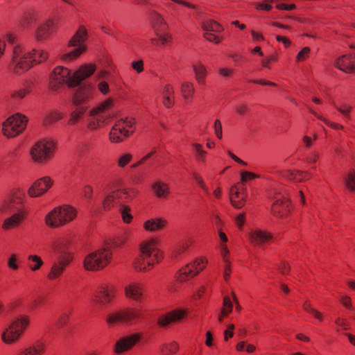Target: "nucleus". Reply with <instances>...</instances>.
<instances>
[{
	"instance_id": "f257e3e1",
	"label": "nucleus",
	"mask_w": 355,
	"mask_h": 355,
	"mask_svg": "<svg viewBox=\"0 0 355 355\" xmlns=\"http://www.w3.org/2000/svg\"><path fill=\"white\" fill-rule=\"evenodd\" d=\"M140 253L133 261V268L137 272L150 270L163 259V252L158 248L155 239L145 240L140 243Z\"/></svg>"
},
{
	"instance_id": "f03ea898",
	"label": "nucleus",
	"mask_w": 355,
	"mask_h": 355,
	"mask_svg": "<svg viewBox=\"0 0 355 355\" xmlns=\"http://www.w3.org/2000/svg\"><path fill=\"white\" fill-rule=\"evenodd\" d=\"M30 323L31 320L28 315H20L2 331L1 335L2 342L8 345L19 343L28 328Z\"/></svg>"
},
{
	"instance_id": "7ed1b4c3",
	"label": "nucleus",
	"mask_w": 355,
	"mask_h": 355,
	"mask_svg": "<svg viewBox=\"0 0 355 355\" xmlns=\"http://www.w3.org/2000/svg\"><path fill=\"white\" fill-rule=\"evenodd\" d=\"M34 60L31 52H25L21 46L16 45L13 47L8 69L15 74H23L34 66Z\"/></svg>"
},
{
	"instance_id": "20e7f679",
	"label": "nucleus",
	"mask_w": 355,
	"mask_h": 355,
	"mask_svg": "<svg viewBox=\"0 0 355 355\" xmlns=\"http://www.w3.org/2000/svg\"><path fill=\"white\" fill-rule=\"evenodd\" d=\"M77 211L70 205L57 207L45 216V223L50 227H59L72 221L76 217Z\"/></svg>"
},
{
	"instance_id": "39448f33",
	"label": "nucleus",
	"mask_w": 355,
	"mask_h": 355,
	"mask_svg": "<svg viewBox=\"0 0 355 355\" xmlns=\"http://www.w3.org/2000/svg\"><path fill=\"white\" fill-rule=\"evenodd\" d=\"M112 259V253L107 248L98 250L88 254L84 259L87 270L98 271L108 266Z\"/></svg>"
},
{
	"instance_id": "423d86ee",
	"label": "nucleus",
	"mask_w": 355,
	"mask_h": 355,
	"mask_svg": "<svg viewBox=\"0 0 355 355\" xmlns=\"http://www.w3.org/2000/svg\"><path fill=\"white\" fill-rule=\"evenodd\" d=\"M55 144L52 141L40 140L31 148L30 155L32 160L40 165L47 164L53 157Z\"/></svg>"
},
{
	"instance_id": "0eeeda50",
	"label": "nucleus",
	"mask_w": 355,
	"mask_h": 355,
	"mask_svg": "<svg viewBox=\"0 0 355 355\" xmlns=\"http://www.w3.org/2000/svg\"><path fill=\"white\" fill-rule=\"evenodd\" d=\"M142 318L141 309L127 308L107 315L106 322L109 326L113 327L119 323L137 324Z\"/></svg>"
},
{
	"instance_id": "6e6552de",
	"label": "nucleus",
	"mask_w": 355,
	"mask_h": 355,
	"mask_svg": "<svg viewBox=\"0 0 355 355\" xmlns=\"http://www.w3.org/2000/svg\"><path fill=\"white\" fill-rule=\"evenodd\" d=\"M135 130V120L133 118L121 119L117 121L110 132V139L113 143H119L129 137Z\"/></svg>"
},
{
	"instance_id": "1a4fd4ad",
	"label": "nucleus",
	"mask_w": 355,
	"mask_h": 355,
	"mask_svg": "<svg viewBox=\"0 0 355 355\" xmlns=\"http://www.w3.org/2000/svg\"><path fill=\"white\" fill-rule=\"evenodd\" d=\"M87 31L84 26H80L77 31L69 42L70 46H77L76 49L71 52L64 53L61 58L64 61H71L76 59L86 50L84 42L87 39Z\"/></svg>"
},
{
	"instance_id": "9d476101",
	"label": "nucleus",
	"mask_w": 355,
	"mask_h": 355,
	"mask_svg": "<svg viewBox=\"0 0 355 355\" xmlns=\"http://www.w3.org/2000/svg\"><path fill=\"white\" fill-rule=\"evenodd\" d=\"M73 75L71 76L70 70L62 66L55 67L50 76L49 87L52 91H57L67 85L69 87H74L71 84Z\"/></svg>"
},
{
	"instance_id": "9b49d317",
	"label": "nucleus",
	"mask_w": 355,
	"mask_h": 355,
	"mask_svg": "<svg viewBox=\"0 0 355 355\" xmlns=\"http://www.w3.org/2000/svg\"><path fill=\"white\" fill-rule=\"evenodd\" d=\"M207 263L206 258H198L182 267L175 275L178 282H185L200 273Z\"/></svg>"
},
{
	"instance_id": "f8f14e48",
	"label": "nucleus",
	"mask_w": 355,
	"mask_h": 355,
	"mask_svg": "<svg viewBox=\"0 0 355 355\" xmlns=\"http://www.w3.org/2000/svg\"><path fill=\"white\" fill-rule=\"evenodd\" d=\"M27 118L21 114L10 116L2 127L3 134L7 137H14L21 133L27 125Z\"/></svg>"
},
{
	"instance_id": "ddd939ff",
	"label": "nucleus",
	"mask_w": 355,
	"mask_h": 355,
	"mask_svg": "<svg viewBox=\"0 0 355 355\" xmlns=\"http://www.w3.org/2000/svg\"><path fill=\"white\" fill-rule=\"evenodd\" d=\"M113 106V101L108 98L101 103L100 105L93 108L89 114L92 119L89 122L87 127L90 130H96L103 124L105 120L109 118L107 112Z\"/></svg>"
},
{
	"instance_id": "4468645a",
	"label": "nucleus",
	"mask_w": 355,
	"mask_h": 355,
	"mask_svg": "<svg viewBox=\"0 0 355 355\" xmlns=\"http://www.w3.org/2000/svg\"><path fill=\"white\" fill-rule=\"evenodd\" d=\"M115 287L110 284H100L93 295V301L96 304L105 306L110 303L115 297Z\"/></svg>"
},
{
	"instance_id": "2eb2a0df",
	"label": "nucleus",
	"mask_w": 355,
	"mask_h": 355,
	"mask_svg": "<svg viewBox=\"0 0 355 355\" xmlns=\"http://www.w3.org/2000/svg\"><path fill=\"white\" fill-rule=\"evenodd\" d=\"M73 260V255L71 253H64L57 258V260L53 263L47 278L53 281L58 279L63 274L65 268L70 264Z\"/></svg>"
},
{
	"instance_id": "dca6fc26",
	"label": "nucleus",
	"mask_w": 355,
	"mask_h": 355,
	"mask_svg": "<svg viewBox=\"0 0 355 355\" xmlns=\"http://www.w3.org/2000/svg\"><path fill=\"white\" fill-rule=\"evenodd\" d=\"M141 338V333H135L121 337L116 342L114 352L117 354H123L132 349L140 341Z\"/></svg>"
},
{
	"instance_id": "f3484780",
	"label": "nucleus",
	"mask_w": 355,
	"mask_h": 355,
	"mask_svg": "<svg viewBox=\"0 0 355 355\" xmlns=\"http://www.w3.org/2000/svg\"><path fill=\"white\" fill-rule=\"evenodd\" d=\"M53 182L49 176H44L35 180L28 189L31 198H38L46 193L53 186Z\"/></svg>"
},
{
	"instance_id": "a211bd4d",
	"label": "nucleus",
	"mask_w": 355,
	"mask_h": 355,
	"mask_svg": "<svg viewBox=\"0 0 355 355\" xmlns=\"http://www.w3.org/2000/svg\"><path fill=\"white\" fill-rule=\"evenodd\" d=\"M247 197V189L243 184L237 183L231 187L230 191V202L236 209H241L245 205Z\"/></svg>"
},
{
	"instance_id": "6ab92c4d",
	"label": "nucleus",
	"mask_w": 355,
	"mask_h": 355,
	"mask_svg": "<svg viewBox=\"0 0 355 355\" xmlns=\"http://www.w3.org/2000/svg\"><path fill=\"white\" fill-rule=\"evenodd\" d=\"M291 202L283 196L277 198L271 207L272 214L278 218L286 217L291 213Z\"/></svg>"
},
{
	"instance_id": "aec40b11",
	"label": "nucleus",
	"mask_w": 355,
	"mask_h": 355,
	"mask_svg": "<svg viewBox=\"0 0 355 355\" xmlns=\"http://www.w3.org/2000/svg\"><path fill=\"white\" fill-rule=\"evenodd\" d=\"M58 19H50L37 27L35 37L37 41H43L49 38L53 31L57 29Z\"/></svg>"
},
{
	"instance_id": "412c9836",
	"label": "nucleus",
	"mask_w": 355,
	"mask_h": 355,
	"mask_svg": "<svg viewBox=\"0 0 355 355\" xmlns=\"http://www.w3.org/2000/svg\"><path fill=\"white\" fill-rule=\"evenodd\" d=\"M277 173L281 178L294 183L305 182L311 178L310 173L300 170H284Z\"/></svg>"
},
{
	"instance_id": "4be33fe9",
	"label": "nucleus",
	"mask_w": 355,
	"mask_h": 355,
	"mask_svg": "<svg viewBox=\"0 0 355 355\" xmlns=\"http://www.w3.org/2000/svg\"><path fill=\"white\" fill-rule=\"evenodd\" d=\"M93 98V88L91 85L80 87L74 94L72 103L76 106H87L86 104Z\"/></svg>"
},
{
	"instance_id": "5701e85b",
	"label": "nucleus",
	"mask_w": 355,
	"mask_h": 355,
	"mask_svg": "<svg viewBox=\"0 0 355 355\" xmlns=\"http://www.w3.org/2000/svg\"><path fill=\"white\" fill-rule=\"evenodd\" d=\"M334 66L345 73H355V54H346L338 58Z\"/></svg>"
},
{
	"instance_id": "b1692460",
	"label": "nucleus",
	"mask_w": 355,
	"mask_h": 355,
	"mask_svg": "<svg viewBox=\"0 0 355 355\" xmlns=\"http://www.w3.org/2000/svg\"><path fill=\"white\" fill-rule=\"evenodd\" d=\"M96 70L94 64H85L73 73L72 85L78 86L82 80L92 76Z\"/></svg>"
},
{
	"instance_id": "393cba45",
	"label": "nucleus",
	"mask_w": 355,
	"mask_h": 355,
	"mask_svg": "<svg viewBox=\"0 0 355 355\" xmlns=\"http://www.w3.org/2000/svg\"><path fill=\"white\" fill-rule=\"evenodd\" d=\"M187 312L182 309L173 310L166 315L159 318L157 323L161 327H166L171 323L180 322L185 315Z\"/></svg>"
},
{
	"instance_id": "a878e982",
	"label": "nucleus",
	"mask_w": 355,
	"mask_h": 355,
	"mask_svg": "<svg viewBox=\"0 0 355 355\" xmlns=\"http://www.w3.org/2000/svg\"><path fill=\"white\" fill-rule=\"evenodd\" d=\"M124 291L126 297L140 301L143 297V284L139 282H131L125 286Z\"/></svg>"
},
{
	"instance_id": "bb28decb",
	"label": "nucleus",
	"mask_w": 355,
	"mask_h": 355,
	"mask_svg": "<svg viewBox=\"0 0 355 355\" xmlns=\"http://www.w3.org/2000/svg\"><path fill=\"white\" fill-rule=\"evenodd\" d=\"M17 213L12 214L11 216L6 218L2 224V228L4 230H9L18 227L20 224L25 220L26 214L23 210H18Z\"/></svg>"
},
{
	"instance_id": "cd10ccee",
	"label": "nucleus",
	"mask_w": 355,
	"mask_h": 355,
	"mask_svg": "<svg viewBox=\"0 0 355 355\" xmlns=\"http://www.w3.org/2000/svg\"><path fill=\"white\" fill-rule=\"evenodd\" d=\"M250 241L252 244L255 245H261L269 243L272 239V234L262 230H255L250 234Z\"/></svg>"
},
{
	"instance_id": "c85d7f7f",
	"label": "nucleus",
	"mask_w": 355,
	"mask_h": 355,
	"mask_svg": "<svg viewBox=\"0 0 355 355\" xmlns=\"http://www.w3.org/2000/svg\"><path fill=\"white\" fill-rule=\"evenodd\" d=\"M44 353V343L37 341L25 348L19 349L16 355H43Z\"/></svg>"
},
{
	"instance_id": "c756f323",
	"label": "nucleus",
	"mask_w": 355,
	"mask_h": 355,
	"mask_svg": "<svg viewBox=\"0 0 355 355\" xmlns=\"http://www.w3.org/2000/svg\"><path fill=\"white\" fill-rule=\"evenodd\" d=\"M150 20L153 28L157 35L165 32L168 28V25L164 18L157 12H153L150 14Z\"/></svg>"
},
{
	"instance_id": "7c9ffc66",
	"label": "nucleus",
	"mask_w": 355,
	"mask_h": 355,
	"mask_svg": "<svg viewBox=\"0 0 355 355\" xmlns=\"http://www.w3.org/2000/svg\"><path fill=\"white\" fill-rule=\"evenodd\" d=\"M25 198V193L21 189H15L12 191V197L8 205L10 209L21 210L20 207L16 206H21Z\"/></svg>"
},
{
	"instance_id": "2f4dec72",
	"label": "nucleus",
	"mask_w": 355,
	"mask_h": 355,
	"mask_svg": "<svg viewBox=\"0 0 355 355\" xmlns=\"http://www.w3.org/2000/svg\"><path fill=\"white\" fill-rule=\"evenodd\" d=\"M33 89V84L31 82H25L22 87L10 92V98L14 101H20L28 95Z\"/></svg>"
},
{
	"instance_id": "473e14b6",
	"label": "nucleus",
	"mask_w": 355,
	"mask_h": 355,
	"mask_svg": "<svg viewBox=\"0 0 355 355\" xmlns=\"http://www.w3.org/2000/svg\"><path fill=\"white\" fill-rule=\"evenodd\" d=\"M117 199V202L122 204L128 202L132 200L137 194V191L134 189H114Z\"/></svg>"
},
{
	"instance_id": "72a5a7b5",
	"label": "nucleus",
	"mask_w": 355,
	"mask_h": 355,
	"mask_svg": "<svg viewBox=\"0 0 355 355\" xmlns=\"http://www.w3.org/2000/svg\"><path fill=\"white\" fill-rule=\"evenodd\" d=\"M162 103L165 107L171 108L174 105V89L171 85L167 84L164 86L162 92Z\"/></svg>"
},
{
	"instance_id": "f704fd0d",
	"label": "nucleus",
	"mask_w": 355,
	"mask_h": 355,
	"mask_svg": "<svg viewBox=\"0 0 355 355\" xmlns=\"http://www.w3.org/2000/svg\"><path fill=\"white\" fill-rule=\"evenodd\" d=\"M192 68L195 73L196 80L200 85H205L207 76L206 67L202 62H198L193 64Z\"/></svg>"
},
{
	"instance_id": "c9c22d12",
	"label": "nucleus",
	"mask_w": 355,
	"mask_h": 355,
	"mask_svg": "<svg viewBox=\"0 0 355 355\" xmlns=\"http://www.w3.org/2000/svg\"><path fill=\"white\" fill-rule=\"evenodd\" d=\"M166 220L161 218H155L146 220L144 223V228L148 232H155L165 227Z\"/></svg>"
},
{
	"instance_id": "e433bc0d",
	"label": "nucleus",
	"mask_w": 355,
	"mask_h": 355,
	"mask_svg": "<svg viewBox=\"0 0 355 355\" xmlns=\"http://www.w3.org/2000/svg\"><path fill=\"white\" fill-rule=\"evenodd\" d=\"M152 190L158 198H166L169 194V188L167 184L160 181L153 184Z\"/></svg>"
},
{
	"instance_id": "4c0bfd02",
	"label": "nucleus",
	"mask_w": 355,
	"mask_h": 355,
	"mask_svg": "<svg viewBox=\"0 0 355 355\" xmlns=\"http://www.w3.org/2000/svg\"><path fill=\"white\" fill-rule=\"evenodd\" d=\"M180 91L183 98L187 102H191L192 101L195 93V88L192 83L188 81L182 83Z\"/></svg>"
},
{
	"instance_id": "58836bf2",
	"label": "nucleus",
	"mask_w": 355,
	"mask_h": 355,
	"mask_svg": "<svg viewBox=\"0 0 355 355\" xmlns=\"http://www.w3.org/2000/svg\"><path fill=\"white\" fill-rule=\"evenodd\" d=\"M88 107L89 106H76L75 110H73L70 114L68 124L71 125L76 124L83 117Z\"/></svg>"
},
{
	"instance_id": "ea45409f",
	"label": "nucleus",
	"mask_w": 355,
	"mask_h": 355,
	"mask_svg": "<svg viewBox=\"0 0 355 355\" xmlns=\"http://www.w3.org/2000/svg\"><path fill=\"white\" fill-rule=\"evenodd\" d=\"M343 182L346 189L349 192L355 191V170L351 168L343 177Z\"/></svg>"
},
{
	"instance_id": "a19ab883",
	"label": "nucleus",
	"mask_w": 355,
	"mask_h": 355,
	"mask_svg": "<svg viewBox=\"0 0 355 355\" xmlns=\"http://www.w3.org/2000/svg\"><path fill=\"white\" fill-rule=\"evenodd\" d=\"M201 27L204 31L220 33L223 31V26L218 22L212 19L203 21Z\"/></svg>"
},
{
	"instance_id": "79ce46f5",
	"label": "nucleus",
	"mask_w": 355,
	"mask_h": 355,
	"mask_svg": "<svg viewBox=\"0 0 355 355\" xmlns=\"http://www.w3.org/2000/svg\"><path fill=\"white\" fill-rule=\"evenodd\" d=\"M118 204L114 190L107 193L104 198L102 203V208L104 211H109Z\"/></svg>"
},
{
	"instance_id": "37998d69",
	"label": "nucleus",
	"mask_w": 355,
	"mask_h": 355,
	"mask_svg": "<svg viewBox=\"0 0 355 355\" xmlns=\"http://www.w3.org/2000/svg\"><path fill=\"white\" fill-rule=\"evenodd\" d=\"M191 146L193 149V153L198 162L205 163L206 162L207 152L203 149L200 144L193 143Z\"/></svg>"
},
{
	"instance_id": "c03bdc74",
	"label": "nucleus",
	"mask_w": 355,
	"mask_h": 355,
	"mask_svg": "<svg viewBox=\"0 0 355 355\" xmlns=\"http://www.w3.org/2000/svg\"><path fill=\"white\" fill-rule=\"evenodd\" d=\"M157 36V37L151 39V43L153 45L164 46L172 40L171 35L169 33H166V31L159 33V35Z\"/></svg>"
},
{
	"instance_id": "a18cd8bd",
	"label": "nucleus",
	"mask_w": 355,
	"mask_h": 355,
	"mask_svg": "<svg viewBox=\"0 0 355 355\" xmlns=\"http://www.w3.org/2000/svg\"><path fill=\"white\" fill-rule=\"evenodd\" d=\"M126 236L125 235H121L112 238L107 243V246L105 248H107L110 250V249H116L122 247L126 242Z\"/></svg>"
},
{
	"instance_id": "49530a36",
	"label": "nucleus",
	"mask_w": 355,
	"mask_h": 355,
	"mask_svg": "<svg viewBox=\"0 0 355 355\" xmlns=\"http://www.w3.org/2000/svg\"><path fill=\"white\" fill-rule=\"evenodd\" d=\"M31 57L34 60V65L45 61L48 58V53L44 50L33 49L31 51Z\"/></svg>"
},
{
	"instance_id": "de8ad7c7",
	"label": "nucleus",
	"mask_w": 355,
	"mask_h": 355,
	"mask_svg": "<svg viewBox=\"0 0 355 355\" xmlns=\"http://www.w3.org/2000/svg\"><path fill=\"white\" fill-rule=\"evenodd\" d=\"M28 261V267L32 271L39 270L44 263L42 259L37 255H29Z\"/></svg>"
},
{
	"instance_id": "09e8293b",
	"label": "nucleus",
	"mask_w": 355,
	"mask_h": 355,
	"mask_svg": "<svg viewBox=\"0 0 355 355\" xmlns=\"http://www.w3.org/2000/svg\"><path fill=\"white\" fill-rule=\"evenodd\" d=\"M179 349V346L177 343L171 342L168 344L164 345L162 348V352L164 355H171L175 354Z\"/></svg>"
},
{
	"instance_id": "8fccbe9b",
	"label": "nucleus",
	"mask_w": 355,
	"mask_h": 355,
	"mask_svg": "<svg viewBox=\"0 0 355 355\" xmlns=\"http://www.w3.org/2000/svg\"><path fill=\"white\" fill-rule=\"evenodd\" d=\"M71 310L69 309L68 311H64L61 315L59 316L57 322H56V326L58 328H62L66 326L69 320L70 315L71 314Z\"/></svg>"
},
{
	"instance_id": "3c124183",
	"label": "nucleus",
	"mask_w": 355,
	"mask_h": 355,
	"mask_svg": "<svg viewBox=\"0 0 355 355\" xmlns=\"http://www.w3.org/2000/svg\"><path fill=\"white\" fill-rule=\"evenodd\" d=\"M122 219L124 223H130L132 220V216L131 214V209L130 207L123 205L120 209Z\"/></svg>"
},
{
	"instance_id": "603ef678",
	"label": "nucleus",
	"mask_w": 355,
	"mask_h": 355,
	"mask_svg": "<svg viewBox=\"0 0 355 355\" xmlns=\"http://www.w3.org/2000/svg\"><path fill=\"white\" fill-rule=\"evenodd\" d=\"M62 118L61 113L58 112H53L49 113L44 119V123L45 125L51 124Z\"/></svg>"
},
{
	"instance_id": "864d4df0",
	"label": "nucleus",
	"mask_w": 355,
	"mask_h": 355,
	"mask_svg": "<svg viewBox=\"0 0 355 355\" xmlns=\"http://www.w3.org/2000/svg\"><path fill=\"white\" fill-rule=\"evenodd\" d=\"M192 177L193 180L196 182L198 185L207 193L209 194V189L207 187L205 182H204L202 177L196 172L192 173Z\"/></svg>"
},
{
	"instance_id": "5fc2aeb1",
	"label": "nucleus",
	"mask_w": 355,
	"mask_h": 355,
	"mask_svg": "<svg viewBox=\"0 0 355 355\" xmlns=\"http://www.w3.org/2000/svg\"><path fill=\"white\" fill-rule=\"evenodd\" d=\"M204 37L209 42L218 44L220 42L222 38L217 35L214 32L205 31Z\"/></svg>"
},
{
	"instance_id": "6e6d98bb",
	"label": "nucleus",
	"mask_w": 355,
	"mask_h": 355,
	"mask_svg": "<svg viewBox=\"0 0 355 355\" xmlns=\"http://www.w3.org/2000/svg\"><path fill=\"white\" fill-rule=\"evenodd\" d=\"M221 310L225 311L228 315L232 311L233 304H232V302L229 296L224 297L223 302V308Z\"/></svg>"
},
{
	"instance_id": "4d7b16f0",
	"label": "nucleus",
	"mask_w": 355,
	"mask_h": 355,
	"mask_svg": "<svg viewBox=\"0 0 355 355\" xmlns=\"http://www.w3.org/2000/svg\"><path fill=\"white\" fill-rule=\"evenodd\" d=\"M132 159V156L130 153H126L121 155L117 161V164L119 167L123 168L128 165Z\"/></svg>"
},
{
	"instance_id": "13d9d810",
	"label": "nucleus",
	"mask_w": 355,
	"mask_h": 355,
	"mask_svg": "<svg viewBox=\"0 0 355 355\" xmlns=\"http://www.w3.org/2000/svg\"><path fill=\"white\" fill-rule=\"evenodd\" d=\"M257 178H259V175H257V174H255L252 172L243 171L241 173V182L240 183L243 184L244 182H245L248 180L255 179Z\"/></svg>"
},
{
	"instance_id": "bf43d9fd",
	"label": "nucleus",
	"mask_w": 355,
	"mask_h": 355,
	"mask_svg": "<svg viewBox=\"0 0 355 355\" xmlns=\"http://www.w3.org/2000/svg\"><path fill=\"white\" fill-rule=\"evenodd\" d=\"M310 48L309 47H304L297 55L296 60L297 62H302L305 60L310 53Z\"/></svg>"
},
{
	"instance_id": "052dcab7",
	"label": "nucleus",
	"mask_w": 355,
	"mask_h": 355,
	"mask_svg": "<svg viewBox=\"0 0 355 355\" xmlns=\"http://www.w3.org/2000/svg\"><path fill=\"white\" fill-rule=\"evenodd\" d=\"M230 58H231L237 65H242L247 62L246 58L239 53L230 55Z\"/></svg>"
},
{
	"instance_id": "680f3d73",
	"label": "nucleus",
	"mask_w": 355,
	"mask_h": 355,
	"mask_svg": "<svg viewBox=\"0 0 355 355\" xmlns=\"http://www.w3.org/2000/svg\"><path fill=\"white\" fill-rule=\"evenodd\" d=\"M45 298L42 296H37L36 297L32 302H31V306H30V308L32 309V310H34L38 307H40V306H42L44 302H45Z\"/></svg>"
},
{
	"instance_id": "e2e57ef3",
	"label": "nucleus",
	"mask_w": 355,
	"mask_h": 355,
	"mask_svg": "<svg viewBox=\"0 0 355 355\" xmlns=\"http://www.w3.org/2000/svg\"><path fill=\"white\" fill-rule=\"evenodd\" d=\"M223 277L226 282H227L230 277V274L232 272L231 269V263L229 259H225Z\"/></svg>"
},
{
	"instance_id": "0e129e2a",
	"label": "nucleus",
	"mask_w": 355,
	"mask_h": 355,
	"mask_svg": "<svg viewBox=\"0 0 355 355\" xmlns=\"http://www.w3.org/2000/svg\"><path fill=\"white\" fill-rule=\"evenodd\" d=\"M189 247V243L188 242H184L181 243L179 246L177 247L175 250L173 252V256L177 257L178 255L184 252Z\"/></svg>"
},
{
	"instance_id": "69168bd1",
	"label": "nucleus",
	"mask_w": 355,
	"mask_h": 355,
	"mask_svg": "<svg viewBox=\"0 0 355 355\" xmlns=\"http://www.w3.org/2000/svg\"><path fill=\"white\" fill-rule=\"evenodd\" d=\"M17 258L15 254H12L8 261V266L14 270H17L19 268V266L17 263Z\"/></svg>"
},
{
	"instance_id": "338daca9",
	"label": "nucleus",
	"mask_w": 355,
	"mask_h": 355,
	"mask_svg": "<svg viewBox=\"0 0 355 355\" xmlns=\"http://www.w3.org/2000/svg\"><path fill=\"white\" fill-rule=\"evenodd\" d=\"M214 132L216 136L221 139L223 137V130L221 122L219 119H216L214 121Z\"/></svg>"
},
{
	"instance_id": "774afa93",
	"label": "nucleus",
	"mask_w": 355,
	"mask_h": 355,
	"mask_svg": "<svg viewBox=\"0 0 355 355\" xmlns=\"http://www.w3.org/2000/svg\"><path fill=\"white\" fill-rule=\"evenodd\" d=\"M131 67L138 73H140L144 71V62L142 60L133 61L131 63Z\"/></svg>"
}]
</instances>
